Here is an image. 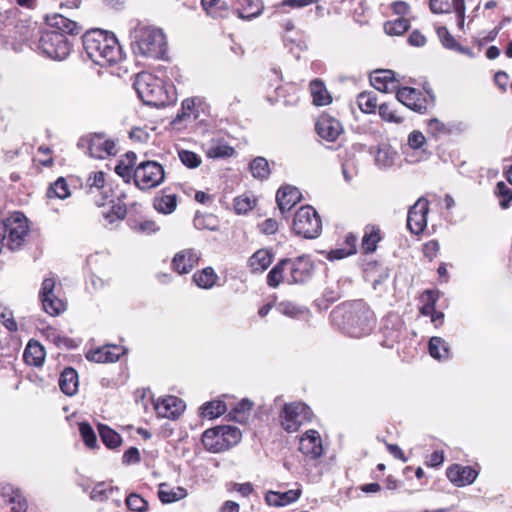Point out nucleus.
<instances>
[{
  "label": "nucleus",
  "instance_id": "1",
  "mask_svg": "<svg viewBox=\"0 0 512 512\" xmlns=\"http://www.w3.org/2000/svg\"><path fill=\"white\" fill-rule=\"evenodd\" d=\"M87 56L95 64L107 67L123 59L122 48L114 34L95 29L88 31L82 38Z\"/></svg>",
  "mask_w": 512,
  "mask_h": 512
},
{
  "label": "nucleus",
  "instance_id": "2",
  "mask_svg": "<svg viewBox=\"0 0 512 512\" xmlns=\"http://www.w3.org/2000/svg\"><path fill=\"white\" fill-rule=\"evenodd\" d=\"M131 46L136 54L161 59L167 52L163 31L155 26L136 21L130 31Z\"/></svg>",
  "mask_w": 512,
  "mask_h": 512
},
{
  "label": "nucleus",
  "instance_id": "3",
  "mask_svg": "<svg viewBox=\"0 0 512 512\" xmlns=\"http://www.w3.org/2000/svg\"><path fill=\"white\" fill-rule=\"evenodd\" d=\"M333 319H343V330L349 336L360 338L370 334L375 325L373 312L362 300L354 301L332 312Z\"/></svg>",
  "mask_w": 512,
  "mask_h": 512
},
{
  "label": "nucleus",
  "instance_id": "4",
  "mask_svg": "<svg viewBox=\"0 0 512 512\" xmlns=\"http://www.w3.org/2000/svg\"><path fill=\"white\" fill-rule=\"evenodd\" d=\"M313 270V262L307 255H301L294 259L285 258L270 270L267 275V284L275 288L281 282L304 283L312 277Z\"/></svg>",
  "mask_w": 512,
  "mask_h": 512
},
{
  "label": "nucleus",
  "instance_id": "5",
  "mask_svg": "<svg viewBox=\"0 0 512 512\" xmlns=\"http://www.w3.org/2000/svg\"><path fill=\"white\" fill-rule=\"evenodd\" d=\"M134 88L139 98L146 105L160 107L169 102L162 80L150 73L138 74L134 82Z\"/></svg>",
  "mask_w": 512,
  "mask_h": 512
},
{
  "label": "nucleus",
  "instance_id": "6",
  "mask_svg": "<svg viewBox=\"0 0 512 512\" xmlns=\"http://www.w3.org/2000/svg\"><path fill=\"white\" fill-rule=\"evenodd\" d=\"M242 437L240 429L233 426H217L202 434V443L211 453L224 452L237 445Z\"/></svg>",
  "mask_w": 512,
  "mask_h": 512
},
{
  "label": "nucleus",
  "instance_id": "7",
  "mask_svg": "<svg viewBox=\"0 0 512 512\" xmlns=\"http://www.w3.org/2000/svg\"><path fill=\"white\" fill-rule=\"evenodd\" d=\"M292 228L297 235L313 239L320 234L322 222L313 207L303 206L296 212Z\"/></svg>",
  "mask_w": 512,
  "mask_h": 512
},
{
  "label": "nucleus",
  "instance_id": "8",
  "mask_svg": "<svg viewBox=\"0 0 512 512\" xmlns=\"http://www.w3.org/2000/svg\"><path fill=\"white\" fill-rule=\"evenodd\" d=\"M39 50L47 57L54 60L65 59L71 50L66 35L56 31H44L39 38Z\"/></svg>",
  "mask_w": 512,
  "mask_h": 512
},
{
  "label": "nucleus",
  "instance_id": "9",
  "mask_svg": "<svg viewBox=\"0 0 512 512\" xmlns=\"http://www.w3.org/2000/svg\"><path fill=\"white\" fill-rule=\"evenodd\" d=\"M2 225L5 227L6 247L13 251L19 249L29 232L28 220L21 212H14L6 218Z\"/></svg>",
  "mask_w": 512,
  "mask_h": 512
},
{
  "label": "nucleus",
  "instance_id": "10",
  "mask_svg": "<svg viewBox=\"0 0 512 512\" xmlns=\"http://www.w3.org/2000/svg\"><path fill=\"white\" fill-rule=\"evenodd\" d=\"M312 411L301 402L285 404L280 412V423L283 429L288 433L296 432L301 425L310 422Z\"/></svg>",
  "mask_w": 512,
  "mask_h": 512
},
{
  "label": "nucleus",
  "instance_id": "11",
  "mask_svg": "<svg viewBox=\"0 0 512 512\" xmlns=\"http://www.w3.org/2000/svg\"><path fill=\"white\" fill-rule=\"evenodd\" d=\"M164 178V168L156 161H144L135 168V185L141 190L159 186Z\"/></svg>",
  "mask_w": 512,
  "mask_h": 512
},
{
  "label": "nucleus",
  "instance_id": "12",
  "mask_svg": "<svg viewBox=\"0 0 512 512\" xmlns=\"http://www.w3.org/2000/svg\"><path fill=\"white\" fill-rule=\"evenodd\" d=\"M396 98L398 102L418 113H424L434 101L433 95L429 92L423 93L412 87L399 88Z\"/></svg>",
  "mask_w": 512,
  "mask_h": 512
},
{
  "label": "nucleus",
  "instance_id": "13",
  "mask_svg": "<svg viewBox=\"0 0 512 512\" xmlns=\"http://www.w3.org/2000/svg\"><path fill=\"white\" fill-rule=\"evenodd\" d=\"M78 147L86 148L89 156L97 159H104L107 156L116 154L115 143L106 139L103 134H92L81 138L78 142Z\"/></svg>",
  "mask_w": 512,
  "mask_h": 512
},
{
  "label": "nucleus",
  "instance_id": "14",
  "mask_svg": "<svg viewBox=\"0 0 512 512\" xmlns=\"http://www.w3.org/2000/svg\"><path fill=\"white\" fill-rule=\"evenodd\" d=\"M429 212V203L425 198H419L413 206L410 207L407 216V227L411 233L419 235L427 226V214Z\"/></svg>",
  "mask_w": 512,
  "mask_h": 512
},
{
  "label": "nucleus",
  "instance_id": "15",
  "mask_svg": "<svg viewBox=\"0 0 512 512\" xmlns=\"http://www.w3.org/2000/svg\"><path fill=\"white\" fill-rule=\"evenodd\" d=\"M429 8L434 14L451 13L454 11L457 17L459 29L464 27L465 21V2L464 0H430Z\"/></svg>",
  "mask_w": 512,
  "mask_h": 512
},
{
  "label": "nucleus",
  "instance_id": "16",
  "mask_svg": "<svg viewBox=\"0 0 512 512\" xmlns=\"http://www.w3.org/2000/svg\"><path fill=\"white\" fill-rule=\"evenodd\" d=\"M154 409L159 417L176 419L184 411L185 404L175 396H166L154 402Z\"/></svg>",
  "mask_w": 512,
  "mask_h": 512
},
{
  "label": "nucleus",
  "instance_id": "17",
  "mask_svg": "<svg viewBox=\"0 0 512 512\" xmlns=\"http://www.w3.org/2000/svg\"><path fill=\"white\" fill-rule=\"evenodd\" d=\"M317 134L328 142H334L343 132L341 123L327 115H321L315 125Z\"/></svg>",
  "mask_w": 512,
  "mask_h": 512
},
{
  "label": "nucleus",
  "instance_id": "18",
  "mask_svg": "<svg viewBox=\"0 0 512 512\" xmlns=\"http://www.w3.org/2000/svg\"><path fill=\"white\" fill-rule=\"evenodd\" d=\"M299 450L312 459L319 458L323 454L322 440L316 430H308L300 438Z\"/></svg>",
  "mask_w": 512,
  "mask_h": 512
},
{
  "label": "nucleus",
  "instance_id": "19",
  "mask_svg": "<svg viewBox=\"0 0 512 512\" xmlns=\"http://www.w3.org/2000/svg\"><path fill=\"white\" fill-rule=\"evenodd\" d=\"M125 354V349L118 345H104L86 354L89 361L96 363L116 362Z\"/></svg>",
  "mask_w": 512,
  "mask_h": 512
},
{
  "label": "nucleus",
  "instance_id": "20",
  "mask_svg": "<svg viewBox=\"0 0 512 512\" xmlns=\"http://www.w3.org/2000/svg\"><path fill=\"white\" fill-rule=\"evenodd\" d=\"M199 259L200 256L196 251L183 250L174 256L172 267L179 274H187L198 264Z\"/></svg>",
  "mask_w": 512,
  "mask_h": 512
},
{
  "label": "nucleus",
  "instance_id": "21",
  "mask_svg": "<svg viewBox=\"0 0 512 512\" xmlns=\"http://www.w3.org/2000/svg\"><path fill=\"white\" fill-rule=\"evenodd\" d=\"M477 475V471L470 466L455 464L447 469L448 479L459 487L473 483Z\"/></svg>",
  "mask_w": 512,
  "mask_h": 512
},
{
  "label": "nucleus",
  "instance_id": "22",
  "mask_svg": "<svg viewBox=\"0 0 512 512\" xmlns=\"http://www.w3.org/2000/svg\"><path fill=\"white\" fill-rule=\"evenodd\" d=\"M46 23L54 28L56 32H60L63 35L71 34L76 35L81 31V27L77 22L72 21L61 14H52L45 17Z\"/></svg>",
  "mask_w": 512,
  "mask_h": 512
},
{
  "label": "nucleus",
  "instance_id": "23",
  "mask_svg": "<svg viewBox=\"0 0 512 512\" xmlns=\"http://www.w3.org/2000/svg\"><path fill=\"white\" fill-rule=\"evenodd\" d=\"M301 200L300 191L294 186H283L276 194V201L282 213L289 211Z\"/></svg>",
  "mask_w": 512,
  "mask_h": 512
},
{
  "label": "nucleus",
  "instance_id": "24",
  "mask_svg": "<svg viewBox=\"0 0 512 512\" xmlns=\"http://www.w3.org/2000/svg\"><path fill=\"white\" fill-rule=\"evenodd\" d=\"M300 495V489H291L285 492L268 491L265 494V501L269 506L282 507L295 502Z\"/></svg>",
  "mask_w": 512,
  "mask_h": 512
},
{
  "label": "nucleus",
  "instance_id": "25",
  "mask_svg": "<svg viewBox=\"0 0 512 512\" xmlns=\"http://www.w3.org/2000/svg\"><path fill=\"white\" fill-rule=\"evenodd\" d=\"M136 159L137 157L134 152H127L115 166L116 174L126 183H130L132 180L135 182Z\"/></svg>",
  "mask_w": 512,
  "mask_h": 512
},
{
  "label": "nucleus",
  "instance_id": "26",
  "mask_svg": "<svg viewBox=\"0 0 512 512\" xmlns=\"http://www.w3.org/2000/svg\"><path fill=\"white\" fill-rule=\"evenodd\" d=\"M372 86L381 92H389L396 88L394 72L391 70H378L370 76Z\"/></svg>",
  "mask_w": 512,
  "mask_h": 512
},
{
  "label": "nucleus",
  "instance_id": "27",
  "mask_svg": "<svg viewBox=\"0 0 512 512\" xmlns=\"http://www.w3.org/2000/svg\"><path fill=\"white\" fill-rule=\"evenodd\" d=\"M273 254L268 249H259L248 260V266L252 273L264 272L272 263Z\"/></svg>",
  "mask_w": 512,
  "mask_h": 512
},
{
  "label": "nucleus",
  "instance_id": "28",
  "mask_svg": "<svg viewBox=\"0 0 512 512\" xmlns=\"http://www.w3.org/2000/svg\"><path fill=\"white\" fill-rule=\"evenodd\" d=\"M238 3L237 15L241 19L251 20L258 17L263 9L264 5L262 0H236Z\"/></svg>",
  "mask_w": 512,
  "mask_h": 512
},
{
  "label": "nucleus",
  "instance_id": "29",
  "mask_svg": "<svg viewBox=\"0 0 512 512\" xmlns=\"http://www.w3.org/2000/svg\"><path fill=\"white\" fill-rule=\"evenodd\" d=\"M59 386L61 391L73 396L78 391V374L75 369L67 367L63 370L59 378Z\"/></svg>",
  "mask_w": 512,
  "mask_h": 512
},
{
  "label": "nucleus",
  "instance_id": "30",
  "mask_svg": "<svg viewBox=\"0 0 512 512\" xmlns=\"http://www.w3.org/2000/svg\"><path fill=\"white\" fill-rule=\"evenodd\" d=\"M23 357L28 365L40 367L45 359L44 347L37 341H30L25 348Z\"/></svg>",
  "mask_w": 512,
  "mask_h": 512
},
{
  "label": "nucleus",
  "instance_id": "31",
  "mask_svg": "<svg viewBox=\"0 0 512 512\" xmlns=\"http://www.w3.org/2000/svg\"><path fill=\"white\" fill-rule=\"evenodd\" d=\"M381 238V230L378 226L367 225L364 229V235L361 243L363 251L365 253L374 252Z\"/></svg>",
  "mask_w": 512,
  "mask_h": 512
},
{
  "label": "nucleus",
  "instance_id": "32",
  "mask_svg": "<svg viewBox=\"0 0 512 512\" xmlns=\"http://www.w3.org/2000/svg\"><path fill=\"white\" fill-rule=\"evenodd\" d=\"M398 153L389 145H380L375 154V162L380 168H389L398 160Z\"/></svg>",
  "mask_w": 512,
  "mask_h": 512
},
{
  "label": "nucleus",
  "instance_id": "33",
  "mask_svg": "<svg viewBox=\"0 0 512 512\" xmlns=\"http://www.w3.org/2000/svg\"><path fill=\"white\" fill-rule=\"evenodd\" d=\"M428 348L430 355L436 360L444 361L450 357V347L441 337H431Z\"/></svg>",
  "mask_w": 512,
  "mask_h": 512
},
{
  "label": "nucleus",
  "instance_id": "34",
  "mask_svg": "<svg viewBox=\"0 0 512 512\" xmlns=\"http://www.w3.org/2000/svg\"><path fill=\"white\" fill-rule=\"evenodd\" d=\"M310 93L313 98V104L316 106L328 105L332 101V97L327 91L324 83L318 79L311 81Z\"/></svg>",
  "mask_w": 512,
  "mask_h": 512
},
{
  "label": "nucleus",
  "instance_id": "35",
  "mask_svg": "<svg viewBox=\"0 0 512 512\" xmlns=\"http://www.w3.org/2000/svg\"><path fill=\"white\" fill-rule=\"evenodd\" d=\"M187 496L186 489L182 487H169V485L162 483L159 486L158 497L162 503H172L181 500Z\"/></svg>",
  "mask_w": 512,
  "mask_h": 512
},
{
  "label": "nucleus",
  "instance_id": "36",
  "mask_svg": "<svg viewBox=\"0 0 512 512\" xmlns=\"http://www.w3.org/2000/svg\"><path fill=\"white\" fill-rule=\"evenodd\" d=\"M3 496L9 497V502L13 504V511L26 512L28 509L27 499L22 495L19 489L12 486H5L2 490Z\"/></svg>",
  "mask_w": 512,
  "mask_h": 512
},
{
  "label": "nucleus",
  "instance_id": "37",
  "mask_svg": "<svg viewBox=\"0 0 512 512\" xmlns=\"http://www.w3.org/2000/svg\"><path fill=\"white\" fill-rule=\"evenodd\" d=\"M154 208L162 214H171L177 207L175 194H158L153 201Z\"/></svg>",
  "mask_w": 512,
  "mask_h": 512
},
{
  "label": "nucleus",
  "instance_id": "38",
  "mask_svg": "<svg viewBox=\"0 0 512 512\" xmlns=\"http://www.w3.org/2000/svg\"><path fill=\"white\" fill-rule=\"evenodd\" d=\"M253 403L248 399H242L235 407L229 412V417L238 422L246 423L249 420Z\"/></svg>",
  "mask_w": 512,
  "mask_h": 512
},
{
  "label": "nucleus",
  "instance_id": "39",
  "mask_svg": "<svg viewBox=\"0 0 512 512\" xmlns=\"http://www.w3.org/2000/svg\"><path fill=\"white\" fill-rule=\"evenodd\" d=\"M200 410L203 417L214 419L223 415L227 411V406L221 400H212L204 403Z\"/></svg>",
  "mask_w": 512,
  "mask_h": 512
},
{
  "label": "nucleus",
  "instance_id": "40",
  "mask_svg": "<svg viewBox=\"0 0 512 512\" xmlns=\"http://www.w3.org/2000/svg\"><path fill=\"white\" fill-rule=\"evenodd\" d=\"M71 192L68 183L64 177H59L52 183L46 192L48 198L66 199L70 196Z\"/></svg>",
  "mask_w": 512,
  "mask_h": 512
},
{
  "label": "nucleus",
  "instance_id": "41",
  "mask_svg": "<svg viewBox=\"0 0 512 512\" xmlns=\"http://www.w3.org/2000/svg\"><path fill=\"white\" fill-rule=\"evenodd\" d=\"M217 280V275L211 267L204 268L193 275V281L196 285L203 289L213 287Z\"/></svg>",
  "mask_w": 512,
  "mask_h": 512
},
{
  "label": "nucleus",
  "instance_id": "42",
  "mask_svg": "<svg viewBox=\"0 0 512 512\" xmlns=\"http://www.w3.org/2000/svg\"><path fill=\"white\" fill-rule=\"evenodd\" d=\"M99 434L102 442L110 449L117 448L121 445V436L110 427L100 424L98 426Z\"/></svg>",
  "mask_w": 512,
  "mask_h": 512
},
{
  "label": "nucleus",
  "instance_id": "43",
  "mask_svg": "<svg viewBox=\"0 0 512 512\" xmlns=\"http://www.w3.org/2000/svg\"><path fill=\"white\" fill-rule=\"evenodd\" d=\"M379 115L382 120L390 123L400 124L403 116L399 113L395 104L382 103L379 105Z\"/></svg>",
  "mask_w": 512,
  "mask_h": 512
},
{
  "label": "nucleus",
  "instance_id": "44",
  "mask_svg": "<svg viewBox=\"0 0 512 512\" xmlns=\"http://www.w3.org/2000/svg\"><path fill=\"white\" fill-rule=\"evenodd\" d=\"M436 32L444 47L457 50L461 53H468V49L459 45L446 27L438 26Z\"/></svg>",
  "mask_w": 512,
  "mask_h": 512
},
{
  "label": "nucleus",
  "instance_id": "45",
  "mask_svg": "<svg viewBox=\"0 0 512 512\" xmlns=\"http://www.w3.org/2000/svg\"><path fill=\"white\" fill-rule=\"evenodd\" d=\"M357 104L362 112L374 113L378 106L377 97L373 92H362L357 97Z\"/></svg>",
  "mask_w": 512,
  "mask_h": 512
},
{
  "label": "nucleus",
  "instance_id": "46",
  "mask_svg": "<svg viewBox=\"0 0 512 512\" xmlns=\"http://www.w3.org/2000/svg\"><path fill=\"white\" fill-rule=\"evenodd\" d=\"M410 27L409 20L399 17L395 20L387 21L384 24V30L388 35L399 36L405 33Z\"/></svg>",
  "mask_w": 512,
  "mask_h": 512
},
{
  "label": "nucleus",
  "instance_id": "47",
  "mask_svg": "<svg viewBox=\"0 0 512 512\" xmlns=\"http://www.w3.org/2000/svg\"><path fill=\"white\" fill-rule=\"evenodd\" d=\"M193 224L195 228L202 230L207 229L216 231L218 229V220L212 214H199L197 213L194 217Z\"/></svg>",
  "mask_w": 512,
  "mask_h": 512
},
{
  "label": "nucleus",
  "instance_id": "48",
  "mask_svg": "<svg viewBox=\"0 0 512 512\" xmlns=\"http://www.w3.org/2000/svg\"><path fill=\"white\" fill-rule=\"evenodd\" d=\"M250 171L256 179H266L270 174L268 161L264 157H256L250 163Z\"/></svg>",
  "mask_w": 512,
  "mask_h": 512
},
{
  "label": "nucleus",
  "instance_id": "49",
  "mask_svg": "<svg viewBox=\"0 0 512 512\" xmlns=\"http://www.w3.org/2000/svg\"><path fill=\"white\" fill-rule=\"evenodd\" d=\"M43 309L51 316L59 315L64 309V302L55 295L44 297L41 299Z\"/></svg>",
  "mask_w": 512,
  "mask_h": 512
},
{
  "label": "nucleus",
  "instance_id": "50",
  "mask_svg": "<svg viewBox=\"0 0 512 512\" xmlns=\"http://www.w3.org/2000/svg\"><path fill=\"white\" fill-rule=\"evenodd\" d=\"M201 5L212 17H222V11H226V5L222 0H201Z\"/></svg>",
  "mask_w": 512,
  "mask_h": 512
},
{
  "label": "nucleus",
  "instance_id": "51",
  "mask_svg": "<svg viewBox=\"0 0 512 512\" xmlns=\"http://www.w3.org/2000/svg\"><path fill=\"white\" fill-rule=\"evenodd\" d=\"M233 153L234 149L225 143H214L207 149V156L213 159L229 157Z\"/></svg>",
  "mask_w": 512,
  "mask_h": 512
},
{
  "label": "nucleus",
  "instance_id": "52",
  "mask_svg": "<svg viewBox=\"0 0 512 512\" xmlns=\"http://www.w3.org/2000/svg\"><path fill=\"white\" fill-rule=\"evenodd\" d=\"M114 491V487L104 482L97 483L91 493L90 498L95 501H104L108 499L109 495Z\"/></svg>",
  "mask_w": 512,
  "mask_h": 512
},
{
  "label": "nucleus",
  "instance_id": "53",
  "mask_svg": "<svg viewBox=\"0 0 512 512\" xmlns=\"http://www.w3.org/2000/svg\"><path fill=\"white\" fill-rule=\"evenodd\" d=\"M127 214L126 206L121 203L113 205L107 213H104V218L109 224L119 222L125 218Z\"/></svg>",
  "mask_w": 512,
  "mask_h": 512
},
{
  "label": "nucleus",
  "instance_id": "54",
  "mask_svg": "<svg viewBox=\"0 0 512 512\" xmlns=\"http://www.w3.org/2000/svg\"><path fill=\"white\" fill-rule=\"evenodd\" d=\"M495 193L500 198L499 204L501 208H509L512 200V190L509 189L504 182H498Z\"/></svg>",
  "mask_w": 512,
  "mask_h": 512
},
{
  "label": "nucleus",
  "instance_id": "55",
  "mask_svg": "<svg viewBox=\"0 0 512 512\" xmlns=\"http://www.w3.org/2000/svg\"><path fill=\"white\" fill-rule=\"evenodd\" d=\"M127 508L135 512H144L147 510L148 503L139 494L132 493L126 498Z\"/></svg>",
  "mask_w": 512,
  "mask_h": 512
},
{
  "label": "nucleus",
  "instance_id": "56",
  "mask_svg": "<svg viewBox=\"0 0 512 512\" xmlns=\"http://www.w3.org/2000/svg\"><path fill=\"white\" fill-rule=\"evenodd\" d=\"M181 162L188 168H196L201 164V158L189 150H180L178 152Z\"/></svg>",
  "mask_w": 512,
  "mask_h": 512
},
{
  "label": "nucleus",
  "instance_id": "57",
  "mask_svg": "<svg viewBox=\"0 0 512 512\" xmlns=\"http://www.w3.org/2000/svg\"><path fill=\"white\" fill-rule=\"evenodd\" d=\"M79 430L86 446L89 448H94L97 443V438L92 427L88 423H81Z\"/></svg>",
  "mask_w": 512,
  "mask_h": 512
},
{
  "label": "nucleus",
  "instance_id": "58",
  "mask_svg": "<svg viewBox=\"0 0 512 512\" xmlns=\"http://www.w3.org/2000/svg\"><path fill=\"white\" fill-rule=\"evenodd\" d=\"M277 310L288 317L296 318L303 313V310L289 301H283L277 305Z\"/></svg>",
  "mask_w": 512,
  "mask_h": 512
},
{
  "label": "nucleus",
  "instance_id": "59",
  "mask_svg": "<svg viewBox=\"0 0 512 512\" xmlns=\"http://www.w3.org/2000/svg\"><path fill=\"white\" fill-rule=\"evenodd\" d=\"M0 320L9 331L14 332L17 330V323L14 320L12 311L2 305H0Z\"/></svg>",
  "mask_w": 512,
  "mask_h": 512
},
{
  "label": "nucleus",
  "instance_id": "60",
  "mask_svg": "<svg viewBox=\"0 0 512 512\" xmlns=\"http://www.w3.org/2000/svg\"><path fill=\"white\" fill-rule=\"evenodd\" d=\"M254 200H251L248 196H239L234 200V209L238 214L248 212L253 208Z\"/></svg>",
  "mask_w": 512,
  "mask_h": 512
},
{
  "label": "nucleus",
  "instance_id": "61",
  "mask_svg": "<svg viewBox=\"0 0 512 512\" xmlns=\"http://www.w3.org/2000/svg\"><path fill=\"white\" fill-rule=\"evenodd\" d=\"M428 130L433 135L446 134L450 132V128L439 119L433 118L428 122Z\"/></svg>",
  "mask_w": 512,
  "mask_h": 512
},
{
  "label": "nucleus",
  "instance_id": "62",
  "mask_svg": "<svg viewBox=\"0 0 512 512\" xmlns=\"http://www.w3.org/2000/svg\"><path fill=\"white\" fill-rule=\"evenodd\" d=\"M105 183V174L102 171L94 172L89 175L87 179V185L90 188L100 189L104 186Z\"/></svg>",
  "mask_w": 512,
  "mask_h": 512
},
{
  "label": "nucleus",
  "instance_id": "63",
  "mask_svg": "<svg viewBox=\"0 0 512 512\" xmlns=\"http://www.w3.org/2000/svg\"><path fill=\"white\" fill-rule=\"evenodd\" d=\"M425 140V136L420 131H413L408 136V145L413 149H419L424 145Z\"/></svg>",
  "mask_w": 512,
  "mask_h": 512
},
{
  "label": "nucleus",
  "instance_id": "64",
  "mask_svg": "<svg viewBox=\"0 0 512 512\" xmlns=\"http://www.w3.org/2000/svg\"><path fill=\"white\" fill-rule=\"evenodd\" d=\"M259 229L263 234H274L278 230V222L272 218L266 219L261 224H259Z\"/></svg>",
  "mask_w": 512,
  "mask_h": 512
}]
</instances>
